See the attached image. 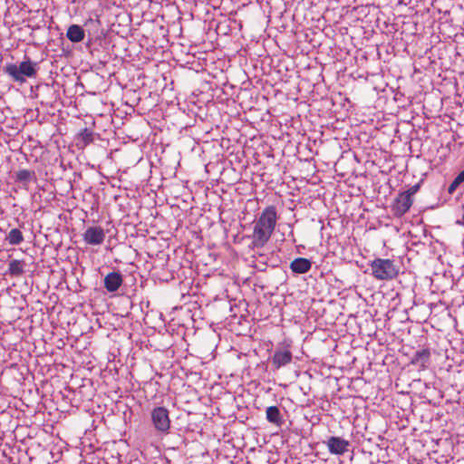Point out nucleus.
I'll use <instances>...</instances> for the list:
<instances>
[{
  "label": "nucleus",
  "mask_w": 464,
  "mask_h": 464,
  "mask_svg": "<svg viewBox=\"0 0 464 464\" xmlns=\"http://www.w3.org/2000/svg\"><path fill=\"white\" fill-rule=\"evenodd\" d=\"M278 219L276 208L273 205L266 207L256 219L251 236V246L262 248L270 240Z\"/></svg>",
  "instance_id": "nucleus-1"
},
{
  "label": "nucleus",
  "mask_w": 464,
  "mask_h": 464,
  "mask_svg": "<svg viewBox=\"0 0 464 464\" xmlns=\"http://www.w3.org/2000/svg\"><path fill=\"white\" fill-rule=\"evenodd\" d=\"M372 276L380 281H392L398 277L400 274V266L393 259L390 258H375L369 264Z\"/></svg>",
  "instance_id": "nucleus-2"
},
{
  "label": "nucleus",
  "mask_w": 464,
  "mask_h": 464,
  "mask_svg": "<svg viewBox=\"0 0 464 464\" xmlns=\"http://www.w3.org/2000/svg\"><path fill=\"white\" fill-rule=\"evenodd\" d=\"M5 72L14 82L24 83L26 78H34L37 74V63L26 59L19 65L8 63L4 68Z\"/></svg>",
  "instance_id": "nucleus-3"
},
{
  "label": "nucleus",
  "mask_w": 464,
  "mask_h": 464,
  "mask_svg": "<svg viewBox=\"0 0 464 464\" xmlns=\"http://www.w3.org/2000/svg\"><path fill=\"white\" fill-rule=\"evenodd\" d=\"M151 421L155 430L159 432L167 434L170 429L169 412L165 407H156L150 413Z\"/></svg>",
  "instance_id": "nucleus-4"
},
{
  "label": "nucleus",
  "mask_w": 464,
  "mask_h": 464,
  "mask_svg": "<svg viewBox=\"0 0 464 464\" xmlns=\"http://www.w3.org/2000/svg\"><path fill=\"white\" fill-rule=\"evenodd\" d=\"M412 204V198H409V195H405L403 192L399 193L392 205L393 215L397 218L402 217L410 210Z\"/></svg>",
  "instance_id": "nucleus-5"
},
{
  "label": "nucleus",
  "mask_w": 464,
  "mask_h": 464,
  "mask_svg": "<svg viewBox=\"0 0 464 464\" xmlns=\"http://www.w3.org/2000/svg\"><path fill=\"white\" fill-rule=\"evenodd\" d=\"M83 240L88 245H101L105 238V232L101 227H90L82 235Z\"/></svg>",
  "instance_id": "nucleus-6"
},
{
  "label": "nucleus",
  "mask_w": 464,
  "mask_h": 464,
  "mask_svg": "<svg viewBox=\"0 0 464 464\" xmlns=\"http://www.w3.org/2000/svg\"><path fill=\"white\" fill-rule=\"evenodd\" d=\"M349 446V441L340 437L333 436L327 440V448L332 454L343 455L348 451Z\"/></svg>",
  "instance_id": "nucleus-7"
},
{
  "label": "nucleus",
  "mask_w": 464,
  "mask_h": 464,
  "mask_svg": "<svg viewBox=\"0 0 464 464\" xmlns=\"http://www.w3.org/2000/svg\"><path fill=\"white\" fill-rule=\"evenodd\" d=\"M293 354L290 350H276L272 357V364L276 369L289 364L292 362Z\"/></svg>",
  "instance_id": "nucleus-8"
},
{
  "label": "nucleus",
  "mask_w": 464,
  "mask_h": 464,
  "mask_svg": "<svg viewBox=\"0 0 464 464\" xmlns=\"http://www.w3.org/2000/svg\"><path fill=\"white\" fill-rule=\"evenodd\" d=\"M122 282V276L119 272H111L104 277V287L108 292H115L121 287Z\"/></svg>",
  "instance_id": "nucleus-9"
},
{
  "label": "nucleus",
  "mask_w": 464,
  "mask_h": 464,
  "mask_svg": "<svg viewBox=\"0 0 464 464\" xmlns=\"http://www.w3.org/2000/svg\"><path fill=\"white\" fill-rule=\"evenodd\" d=\"M430 358V352L428 348L417 351L411 358V363L419 368L425 369Z\"/></svg>",
  "instance_id": "nucleus-10"
},
{
  "label": "nucleus",
  "mask_w": 464,
  "mask_h": 464,
  "mask_svg": "<svg viewBox=\"0 0 464 464\" xmlns=\"http://www.w3.org/2000/svg\"><path fill=\"white\" fill-rule=\"evenodd\" d=\"M312 263L304 257H297L290 263V268L294 273L304 274L311 269Z\"/></svg>",
  "instance_id": "nucleus-11"
},
{
  "label": "nucleus",
  "mask_w": 464,
  "mask_h": 464,
  "mask_svg": "<svg viewBox=\"0 0 464 464\" xmlns=\"http://www.w3.org/2000/svg\"><path fill=\"white\" fill-rule=\"evenodd\" d=\"M67 38L72 43H79L84 39V30L78 24H72L68 27L66 33Z\"/></svg>",
  "instance_id": "nucleus-12"
},
{
  "label": "nucleus",
  "mask_w": 464,
  "mask_h": 464,
  "mask_svg": "<svg viewBox=\"0 0 464 464\" xmlns=\"http://www.w3.org/2000/svg\"><path fill=\"white\" fill-rule=\"evenodd\" d=\"M266 418L268 422L276 426H280L283 423L280 411L276 406H269L266 408Z\"/></svg>",
  "instance_id": "nucleus-13"
},
{
  "label": "nucleus",
  "mask_w": 464,
  "mask_h": 464,
  "mask_svg": "<svg viewBox=\"0 0 464 464\" xmlns=\"http://www.w3.org/2000/svg\"><path fill=\"white\" fill-rule=\"evenodd\" d=\"M24 262L13 259L9 262L8 273L13 276H20L24 273Z\"/></svg>",
  "instance_id": "nucleus-14"
},
{
  "label": "nucleus",
  "mask_w": 464,
  "mask_h": 464,
  "mask_svg": "<svg viewBox=\"0 0 464 464\" xmlns=\"http://www.w3.org/2000/svg\"><path fill=\"white\" fill-rule=\"evenodd\" d=\"M10 245H19L24 241V236L20 229L13 228L5 237Z\"/></svg>",
  "instance_id": "nucleus-15"
},
{
  "label": "nucleus",
  "mask_w": 464,
  "mask_h": 464,
  "mask_svg": "<svg viewBox=\"0 0 464 464\" xmlns=\"http://www.w3.org/2000/svg\"><path fill=\"white\" fill-rule=\"evenodd\" d=\"M18 181H30L34 179V172L29 169H20L16 173Z\"/></svg>",
  "instance_id": "nucleus-16"
},
{
  "label": "nucleus",
  "mask_w": 464,
  "mask_h": 464,
  "mask_svg": "<svg viewBox=\"0 0 464 464\" xmlns=\"http://www.w3.org/2000/svg\"><path fill=\"white\" fill-rule=\"evenodd\" d=\"M79 139L86 145L92 141V131L85 128L79 133Z\"/></svg>",
  "instance_id": "nucleus-17"
},
{
  "label": "nucleus",
  "mask_w": 464,
  "mask_h": 464,
  "mask_svg": "<svg viewBox=\"0 0 464 464\" xmlns=\"http://www.w3.org/2000/svg\"><path fill=\"white\" fill-rule=\"evenodd\" d=\"M420 183L415 184V185L411 186L409 189L404 191L403 193L405 195H409V198H412V196L418 192V190L420 189Z\"/></svg>",
  "instance_id": "nucleus-18"
},
{
  "label": "nucleus",
  "mask_w": 464,
  "mask_h": 464,
  "mask_svg": "<svg viewBox=\"0 0 464 464\" xmlns=\"http://www.w3.org/2000/svg\"><path fill=\"white\" fill-rule=\"evenodd\" d=\"M459 185H460L459 181H458L456 179H454V180L450 183V185L448 188V192L450 194H452Z\"/></svg>",
  "instance_id": "nucleus-19"
},
{
  "label": "nucleus",
  "mask_w": 464,
  "mask_h": 464,
  "mask_svg": "<svg viewBox=\"0 0 464 464\" xmlns=\"http://www.w3.org/2000/svg\"><path fill=\"white\" fill-rule=\"evenodd\" d=\"M459 183L461 184L464 182V169L458 174V176L455 178Z\"/></svg>",
  "instance_id": "nucleus-20"
},
{
  "label": "nucleus",
  "mask_w": 464,
  "mask_h": 464,
  "mask_svg": "<svg viewBox=\"0 0 464 464\" xmlns=\"http://www.w3.org/2000/svg\"><path fill=\"white\" fill-rule=\"evenodd\" d=\"M457 224L464 226V214L462 215L461 220H458Z\"/></svg>",
  "instance_id": "nucleus-21"
}]
</instances>
